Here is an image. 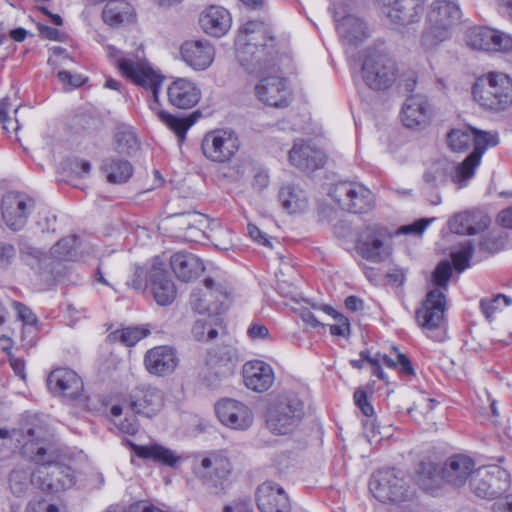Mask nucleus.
Returning <instances> with one entry per match:
<instances>
[{
	"instance_id": "51",
	"label": "nucleus",
	"mask_w": 512,
	"mask_h": 512,
	"mask_svg": "<svg viewBox=\"0 0 512 512\" xmlns=\"http://www.w3.org/2000/svg\"><path fill=\"white\" fill-rule=\"evenodd\" d=\"M192 334L198 341L213 340L217 337L218 331L205 319L197 320L192 328Z\"/></svg>"
},
{
	"instance_id": "7",
	"label": "nucleus",
	"mask_w": 512,
	"mask_h": 512,
	"mask_svg": "<svg viewBox=\"0 0 512 512\" xmlns=\"http://www.w3.org/2000/svg\"><path fill=\"white\" fill-rule=\"evenodd\" d=\"M369 489L381 502H402L410 495L407 481L395 469H380L374 472L369 482Z\"/></svg>"
},
{
	"instance_id": "30",
	"label": "nucleus",
	"mask_w": 512,
	"mask_h": 512,
	"mask_svg": "<svg viewBox=\"0 0 512 512\" xmlns=\"http://www.w3.org/2000/svg\"><path fill=\"white\" fill-rule=\"evenodd\" d=\"M199 24L206 34L221 37L230 30L232 19L225 8L211 5L200 14Z\"/></svg>"
},
{
	"instance_id": "53",
	"label": "nucleus",
	"mask_w": 512,
	"mask_h": 512,
	"mask_svg": "<svg viewBox=\"0 0 512 512\" xmlns=\"http://www.w3.org/2000/svg\"><path fill=\"white\" fill-rule=\"evenodd\" d=\"M322 310L337 320L336 324L330 325L331 334L336 336H345L349 331V323L347 319L341 315H338L337 312L331 307L324 306Z\"/></svg>"
},
{
	"instance_id": "23",
	"label": "nucleus",
	"mask_w": 512,
	"mask_h": 512,
	"mask_svg": "<svg viewBox=\"0 0 512 512\" xmlns=\"http://www.w3.org/2000/svg\"><path fill=\"white\" fill-rule=\"evenodd\" d=\"M256 501L261 512H291V502L282 486L265 481L256 491Z\"/></svg>"
},
{
	"instance_id": "55",
	"label": "nucleus",
	"mask_w": 512,
	"mask_h": 512,
	"mask_svg": "<svg viewBox=\"0 0 512 512\" xmlns=\"http://www.w3.org/2000/svg\"><path fill=\"white\" fill-rule=\"evenodd\" d=\"M13 306L17 311L18 318L27 326H34L37 323V317L35 314L25 305L14 302Z\"/></svg>"
},
{
	"instance_id": "37",
	"label": "nucleus",
	"mask_w": 512,
	"mask_h": 512,
	"mask_svg": "<svg viewBox=\"0 0 512 512\" xmlns=\"http://www.w3.org/2000/svg\"><path fill=\"white\" fill-rule=\"evenodd\" d=\"M242 372L245 384H273L275 381L273 368L261 360L246 362Z\"/></svg>"
},
{
	"instance_id": "20",
	"label": "nucleus",
	"mask_w": 512,
	"mask_h": 512,
	"mask_svg": "<svg viewBox=\"0 0 512 512\" xmlns=\"http://www.w3.org/2000/svg\"><path fill=\"white\" fill-rule=\"evenodd\" d=\"M204 289L194 291L190 297L192 308L199 314H217L228 297L226 288L213 279H206Z\"/></svg>"
},
{
	"instance_id": "31",
	"label": "nucleus",
	"mask_w": 512,
	"mask_h": 512,
	"mask_svg": "<svg viewBox=\"0 0 512 512\" xmlns=\"http://www.w3.org/2000/svg\"><path fill=\"white\" fill-rule=\"evenodd\" d=\"M431 109L424 96L412 95L406 99L402 108V121L407 127H422L428 124Z\"/></svg>"
},
{
	"instance_id": "12",
	"label": "nucleus",
	"mask_w": 512,
	"mask_h": 512,
	"mask_svg": "<svg viewBox=\"0 0 512 512\" xmlns=\"http://www.w3.org/2000/svg\"><path fill=\"white\" fill-rule=\"evenodd\" d=\"M201 148L207 159L224 163L231 160L238 152L240 141L231 129H215L204 135Z\"/></svg>"
},
{
	"instance_id": "58",
	"label": "nucleus",
	"mask_w": 512,
	"mask_h": 512,
	"mask_svg": "<svg viewBox=\"0 0 512 512\" xmlns=\"http://www.w3.org/2000/svg\"><path fill=\"white\" fill-rule=\"evenodd\" d=\"M247 333L252 340L267 339L269 337L268 328L260 323H252Z\"/></svg>"
},
{
	"instance_id": "8",
	"label": "nucleus",
	"mask_w": 512,
	"mask_h": 512,
	"mask_svg": "<svg viewBox=\"0 0 512 512\" xmlns=\"http://www.w3.org/2000/svg\"><path fill=\"white\" fill-rule=\"evenodd\" d=\"M394 350L396 352L394 358L379 352L372 354L369 350H364L360 352L359 359L352 360L351 364L359 369L369 368L380 381L387 380L381 365H385L389 369H396L403 377L413 376L415 369L412 362L405 354L400 353L396 348Z\"/></svg>"
},
{
	"instance_id": "4",
	"label": "nucleus",
	"mask_w": 512,
	"mask_h": 512,
	"mask_svg": "<svg viewBox=\"0 0 512 512\" xmlns=\"http://www.w3.org/2000/svg\"><path fill=\"white\" fill-rule=\"evenodd\" d=\"M305 416L302 399L293 392L274 395L265 413L267 429L275 435H287L294 432Z\"/></svg>"
},
{
	"instance_id": "63",
	"label": "nucleus",
	"mask_w": 512,
	"mask_h": 512,
	"mask_svg": "<svg viewBox=\"0 0 512 512\" xmlns=\"http://www.w3.org/2000/svg\"><path fill=\"white\" fill-rule=\"evenodd\" d=\"M14 373L19 377L20 381H26L25 364L22 359L13 358L10 361Z\"/></svg>"
},
{
	"instance_id": "64",
	"label": "nucleus",
	"mask_w": 512,
	"mask_h": 512,
	"mask_svg": "<svg viewBox=\"0 0 512 512\" xmlns=\"http://www.w3.org/2000/svg\"><path fill=\"white\" fill-rule=\"evenodd\" d=\"M498 222L503 227L512 229V206L499 213Z\"/></svg>"
},
{
	"instance_id": "36",
	"label": "nucleus",
	"mask_w": 512,
	"mask_h": 512,
	"mask_svg": "<svg viewBox=\"0 0 512 512\" xmlns=\"http://www.w3.org/2000/svg\"><path fill=\"white\" fill-rule=\"evenodd\" d=\"M235 359V350L230 346H220L211 349L206 358V366L216 377L231 371L230 364Z\"/></svg>"
},
{
	"instance_id": "11",
	"label": "nucleus",
	"mask_w": 512,
	"mask_h": 512,
	"mask_svg": "<svg viewBox=\"0 0 512 512\" xmlns=\"http://www.w3.org/2000/svg\"><path fill=\"white\" fill-rule=\"evenodd\" d=\"M474 150L461 163L455 167L453 181L459 188L467 185L473 178L477 167L480 165L482 155L491 147L499 143L496 132H485L474 129Z\"/></svg>"
},
{
	"instance_id": "13",
	"label": "nucleus",
	"mask_w": 512,
	"mask_h": 512,
	"mask_svg": "<svg viewBox=\"0 0 512 512\" xmlns=\"http://www.w3.org/2000/svg\"><path fill=\"white\" fill-rule=\"evenodd\" d=\"M333 198L342 209L352 213H366L375 204L374 194L364 185L355 182H341L330 191Z\"/></svg>"
},
{
	"instance_id": "21",
	"label": "nucleus",
	"mask_w": 512,
	"mask_h": 512,
	"mask_svg": "<svg viewBox=\"0 0 512 512\" xmlns=\"http://www.w3.org/2000/svg\"><path fill=\"white\" fill-rule=\"evenodd\" d=\"M257 99L272 107H287L291 100V90L286 80L278 75H269L260 79L255 86Z\"/></svg>"
},
{
	"instance_id": "32",
	"label": "nucleus",
	"mask_w": 512,
	"mask_h": 512,
	"mask_svg": "<svg viewBox=\"0 0 512 512\" xmlns=\"http://www.w3.org/2000/svg\"><path fill=\"white\" fill-rule=\"evenodd\" d=\"M134 453L142 459L152 460L170 468H177L183 457L177 451L158 443L150 445H132Z\"/></svg>"
},
{
	"instance_id": "59",
	"label": "nucleus",
	"mask_w": 512,
	"mask_h": 512,
	"mask_svg": "<svg viewBox=\"0 0 512 512\" xmlns=\"http://www.w3.org/2000/svg\"><path fill=\"white\" fill-rule=\"evenodd\" d=\"M58 77L63 83H68L72 87H80L86 81V79L82 75H73L68 71H59Z\"/></svg>"
},
{
	"instance_id": "56",
	"label": "nucleus",
	"mask_w": 512,
	"mask_h": 512,
	"mask_svg": "<svg viewBox=\"0 0 512 512\" xmlns=\"http://www.w3.org/2000/svg\"><path fill=\"white\" fill-rule=\"evenodd\" d=\"M26 512H59L54 504H48L44 500H33L28 503Z\"/></svg>"
},
{
	"instance_id": "57",
	"label": "nucleus",
	"mask_w": 512,
	"mask_h": 512,
	"mask_svg": "<svg viewBox=\"0 0 512 512\" xmlns=\"http://www.w3.org/2000/svg\"><path fill=\"white\" fill-rule=\"evenodd\" d=\"M16 255V249L9 243L0 242V266H6Z\"/></svg>"
},
{
	"instance_id": "45",
	"label": "nucleus",
	"mask_w": 512,
	"mask_h": 512,
	"mask_svg": "<svg viewBox=\"0 0 512 512\" xmlns=\"http://www.w3.org/2000/svg\"><path fill=\"white\" fill-rule=\"evenodd\" d=\"M473 254V245L470 240L461 242L451 251L453 266L456 271L463 272L469 267V261Z\"/></svg>"
},
{
	"instance_id": "41",
	"label": "nucleus",
	"mask_w": 512,
	"mask_h": 512,
	"mask_svg": "<svg viewBox=\"0 0 512 512\" xmlns=\"http://www.w3.org/2000/svg\"><path fill=\"white\" fill-rule=\"evenodd\" d=\"M132 15V7L126 0H107L102 12L104 22L113 26L123 23Z\"/></svg>"
},
{
	"instance_id": "39",
	"label": "nucleus",
	"mask_w": 512,
	"mask_h": 512,
	"mask_svg": "<svg viewBox=\"0 0 512 512\" xmlns=\"http://www.w3.org/2000/svg\"><path fill=\"white\" fill-rule=\"evenodd\" d=\"M279 199L283 208L291 214L302 212L308 206L306 194L303 190L294 185L282 187L279 193Z\"/></svg>"
},
{
	"instance_id": "19",
	"label": "nucleus",
	"mask_w": 512,
	"mask_h": 512,
	"mask_svg": "<svg viewBox=\"0 0 512 512\" xmlns=\"http://www.w3.org/2000/svg\"><path fill=\"white\" fill-rule=\"evenodd\" d=\"M215 412L219 421L226 427L244 431L253 424L254 416L244 403L231 398H224L215 404Z\"/></svg>"
},
{
	"instance_id": "16",
	"label": "nucleus",
	"mask_w": 512,
	"mask_h": 512,
	"mask_svg": "<svg viewBox=\"0 0 512 512\" xmlns=\"http://www.w3.org/2000/svg\"><path fill=\"white\" fill-rule=\"evenodd\" d=\"M46 450L43 447L37 449L34 460L37 464L46 467L43 484L52 492H59L72 488L76 483L75 472L71 467L60 462L45 459Z\"/></svg>"
},
{
	"instance_id": "48",
	"label": "nucleus",
	"mask_w": 512,
	"mask_h": 512,
	"mask_svg": "<svg viewBox=\"0 0 512 512\" xmlns=\"http://www.w3.org/2000/svg\"><path fill=\"white\" fill-rule=\"evenodd\" d=\"M82 381V377L69 367L56 368L47 378V384H76Z\"/></svg>"
},
{
	"instance_id": "22",
	"label": "nucleus",
	"mask_w": 512,
	"mask_h": 512,
	"mask_svg": "<svg viewBox=\"0 0 512 512\" xmlns=\"http://www.w3.org/2000/svg\"><path fill=\"white\" fill-rule=\"evenodd\" d=\"M215 48L205 39L187 40L180 46L181 60L194 71H205L214 62Z\"/></svg>"
},
{
	"instance_id": "61",
	"label": "nucleus",
	"mask_w": 512,
	"mask_h": 512,
	"mask_svg": "<svg viewBox=\"0 0 512 512\" xmlns=\"http://www.w3.org/2000/svg\"><path fill=\"white\" fill-rule=\"evenodd\" d=\"M70 169L79 176H85L90 173L91 165L86 160L76 159L71 163Z\"/></svg>"
},
{
	"instance_id": "28",
	"label": "nucleus",
	"mask_w": 512,
	"mask_h": 512,
	"mask_svg": "<svg viewBox=\"0 0 512 512\" xmlns=\"http://www.w3.org/2000/svg\"><path fill=\"white\" fill-rule=\"evenodd\" d=\"M444 482L454 487L463 486L471 480L476 468L475 461L465 454H454L442 464Z\"/></svg>"
},
{
	"instance_id": "42",
	"label": "nucleus",
	"mask_w": 512,
	"mask_h": 512,
	"mask_svg": "<svg viewBox=\"0 0 512 512\" xmlns=\"http://www.w3.org/2000/svg\"><path fill=\"white\" fill-rule=\"evenodd\" d=\"M107 180L110 183L120 184L126 182L132 175L131 164L123 159L111 158L107 159L103 166Z\"/></svg>"
},
{
	"instance_id": "2",
	"label": "nucleus",
	"mask_w": 512,
	"mask_h": 512,
	"mask_svg": "<svg viewBox=\"0 0 512 512\" xmlns=\"http://www.w3.org/2000/svg\"><path fill=\"white\" fill-rule=\"evenodd\" d=\"M119 68L124 76L135 84L151 91L153 101L149 103L150 110L183 140L191 123L186 118L176 117L160 109L159 92L164 77L156 72L146 60H119Z\"/></svg>"
},
{
	"instance_id": "6",
	"label": "nucleus",
	"mask_w": 512,
	"mask_h": 512,
	"mask_svg": "<svg viewBox=\"0 0 512 512\" xmlns=\"http://www.w3.org/2000/svg\"><path fill=\"white\" fill-rule=\"evenodd\" d=\"M473 100L483 109L501 112L512 104V80L499 72L478 77L472 85Z\"/></svg>"
},
{
	"instance_id": "47",
	"label": "nucleus",
	"mask_w": 512,
	"mask_h": 512,
	"mask_svg": "<svg viewBox=\"0 0 512 512\" xmlns=\"http://www.w3.org/2000/svg\"><path fill=\"white\" fill-rule=\"evenodd\" d=\"M511 304V299L503 294H498L493 298L481 300V309L485 317L492 320L494 315L502 311Z\"/></svg>"
},
{
	"instance_id": "26",
	"label": "nucleus",
	"mask_w": 512,
	"mask_h": 512,
	"mask_svg": "<svg viewBox=\"0 0 512 512\" xmlns=\"http://www.w3.org/2000/svg\"><path fill=\"white\" fill-rule=\"evenodd\" d=\"M149 276L151 290L157 304L161 306L170 305L176 298V287L165 270L164 263L157 258L154 259Z\"/></svg>"
},
{
	"instance_id": "34",
	"label": "nucleus",
	"mask_w": 512,
	"mask_h": 512,
	"mask_svg": "<svg viewBox=\"0 0 512 512\" xmlns=\"http://www.w3.org/2000/svg\"><path fill=\"white\" fill-rule=\"evenodd\" d=\"M170 265L175 275L184 282L196 279L204 271L203 262L191 253L177 252L170 258Z\"/></svg>"
},
{
	"instance_id": "24",
	"label": "nucleus",
	"mask_w": 512,
	"mask_h": 512,
	"mask_svg": "<svg viewBox=\"0 0 512 512\" xmlns=\"http://www.w3.org/2000/svg\"><path fill=\"white\" fill-rule=\"evenodd\" d=\"M164 403L162 392L156 386H135L129 395V407L139 415L153 417Z\"/></svg>"
},
{
	"instance_id": "5",
	"label": "nucleus",
	"mask_w": 512,
	"mask_h": 512,
	"mask_svg": "<svg viewBox=\"0 0 512 512\" xmlns=\"http://www.w3.org/2000/svg\"><path fill=\"white\" fill-rule=\"evenodd\" d=\"M461 10L456 0H434L427 12L428 26L421 36V47L432 51L450 37L459 22Z\"/></svg>"
},
{
	"instance_id": "50",
	"label": "nucleus",
	"mask_w": 512,
	"mask_h": 512,
	"mask_svg": "<svg viewBox=\"0 0 512 512\" xmlns=\"http://www.w3.org/2000/svg\"><path fill=\"white\" fill-rule=\"evenodd\" d=\"M451 265L448 261L440 262L432 274V282L436 286L434 289L445 291L451 276Z\"/></svg>"
},
{
	"instance_id": "43",
	"label": "nucleus",
	"mask_w": 512,
	"mask_h": 512,
	"mask_svg": "<svg viewBox=\"0 0 512 512\" xmlns=\"http://www.w3.org/2000/svg\"><path fill=\"white\" fill-rule=\"evenodd\" d=\"M31 469L29 467L18 466L14 468L9 475V488L16 497H22L27 492L30 485Z\"/></svg>"
},
{
	"instance_id": "49",
	"label": "nucleus",
	"mask_w": 512,
	"mask_h": 512,
	"mask_svg": "<svg viewBox=\"0 0 512 512\" xmlns=\"http://www.w3.org/2000/svg\"><path fill=\"white\" fill-rule=\"evenodd\" d=\"M52 395L64 401H79L83 396V386H48Z\"/></svg>"
},
{
	"instance_id": "35",
	"label": "nucleus",
	"mask_w": 512,
	"mask_h": 512,
	"mask_svg": "<svg viewBox=\"0 0 512 512\" xmlns=\"http://www.w3.org/2000/svg\"><path fill=\"white\" fill-rule=\"evenodd\" d=\"M451 232L461 235H475L488 226V220L478 214L462 212L454 215L448 222Z\"/></svg>"
},
{
	"instance_id": "29",
	"label": "nucleus",
	"mask_w": 512,
	"mask_h": 512,
	"mask_svg": "<svg viewBox=\"0 0 512 512\" xmlns=\"http://www.w3.org/2000/svg\"><path fill=\"white\" fill-rule=\"evenodd\" d=\"M144 362L149 373L164 376L175 370L178 358L174 348L157 346L147 351Z\"/></svg>"
},
{
	"instance_id": "62",
	"label": "nucleus",
	"mask_w": 512,
	"mask_h": 512,
	"mask_svg": "<svg viewBox=\"0 0 512 512\" xmlns=\"http://www.w3.org/2000/svg\"><path fill=\"white\" fill-rule=\"evenodd\" d=\"M252 185L258 191H262L265 188H267L268 185H269V176H268V174L265 171H258V172H256V174L254 175V179H253Z\"/></svg>"
},
{
	"instance_id": "18",
	"label": "nucleus",
	"mask_w": 512,
	"mask_h": 512,
	"mask_svg": "<svg viewBox=\"0 0 512 512\" xmlns=\"http://www.w3.org/2000/svg\"><path fill=\"white\" fill-rule=\"evenodd\" d=\"M466 43L476 50L512 51V36L488 27L470 28L466 33Z\"/></svg>"
},
{
	"instance_id": "46",
	"label": "nucleus",
	"mask_w": 512,
	"mask_h": 512,
	"mask_svg": "<svg viewBox=\"0 0 512 512\" xmlns=\"http://www.w3.org/2000/svg\"><path fill=\"white\" fill-rule=\"evenodd\" d=\"M147 335L146 330L139 327H127L115 330L109 334L113 341H120L127 346H133Z\"/></svg>"
},
{
	"instance_id": "44",
	"label": "nucleus",
	"mask_w": 512,
	"mask_h": 512,
	"mask_svg": "<svg viewBox=\"0 0 512 512\" xmlns=\"http://www.w3.org/2000/svg\"><path fill=\"white\" fill-rule=\"evenodd\" d=\"M474 129L471 127H461L452 129L448 136L447 142L451 150L455 152L465 151L472 143H474Z\"/></svg>"
},
{
	"instance_id": "14",
	"label": "nucleus",
	"mask_w": 512,
	"mask_h": 512,
	"mask_svg": "<svg viewBox=\"0 0 512 512\" xmlns=\"http://www.w3.org/2000/svg\"><path fill=\"white\" fill-rule=\"evenodd\" d=\"M363 79L374 90L389 88L396 80L398 70L394 61L374 52L367 55L362 65Z\"/></svg>"
},
{
	"instance_id": "54",
	"label": "nucleus",
	"mask_w": 512,
	"mask_h": 512,
	"mask_svg": "<svg viewBox=\"0 0 512 512\" xmlns=\"http://www.w3.org/2000/svg\"><path fill=\"white\" fill-rule=\"evenodd\" d=\"M353 396L356 406L365 416L370 417L374 414V409L369 401V394L366 390L357 389Z\"/></svg>"
},
{
	"instance_id": "38",
	"label": "nucleus",
	"mask_w": 512,
	"mask_h": 512,
	"mask_svg": "<svg viewBox=\"0 0 512 512\" xmlns=\"http://www.w3.org/2000/svg\"><path fill=\"white\" fill-rule=\"evenodd\" d=\"M443 466L431 461L421 462L418 470V484L427 492H434L444 482Z\"/></svg>"
},
{
	"instance_id": "10",
	"label": "nucleus",
	"mask_w": 512,
	"mask_h": 512,
	"mask_svg": "<svg viewBox=\"0 0 512 512\" xmlns=\"http://www.w3.org/2000/svg\"><path fill=\"white\" fill-rule=\"evenodd\" d=\"M232 471L228 457L220 451H212L194 459L192 473L203 485L217 487Z\"/></svg>"
},
{
	"instance_id": "17",
	"label": "nucleus",
	"mask_w": 512,
	"mask_h": 512,
	"mask_svg": "<svg viewBox=\"0 0 512 512\" xmlns=\"http://www.w3.org/2000/svg\"><path fill=\"white\" fill-rule=\"evenodd\" d=\"M446 297L440 289L430 290L422 307L416 311L418 325L427 330L441 329L445 325Z\"/></svg>"
},
{
	"instance_id": "40",
	"label": "nucleus",
	"mask_w": 512,
	"mask_h": 512,
	"mask_svg": "<svg viewBox=\"0 0 512 512\" xmlns=\"http://www.w3.org/2000/svg\"><path fill=\"white\" fill-rule=\"evenodd\" d=\"M456 166L457 165H452L447 160L437 161L425 171L423 181L430 188L438 187L444 184L449 176L451 180H453ZM452 182L455 183L454 181Z\"/></svg>"
},
{
	"instance_id": "60",
	"label": "nucleus",
	"mask_w": 512,
	"mask_h": 512,
	"mask_svg": "<svg viewBox=\"0 0 512 512\" xmlns=\"http://www.w3.org/2000/svg\"><path fill=\"white\" fill-rule=\"evenodd\" d=\"M248 233L250 237L259 244L267 247H272V243L268 236L265 233H263L257 226L249 224Z\"/></svg>"
},
{
	"instance_id": "15",
	"label": "nucleus",
	"mask_w": 512,
	"mask_h": 512,
	"mask_svg": "<svg viewBox=\"0 0 512 512\" xmlns=\"http://www.w3.org/2000/svg\"><path fill=\"white\" fill-rule=\"evenodd\" d=\"M36 207L35 200L25 193L9 192L1 201V216L7 228L20 231Z\"/></svg>"
},
{
	"instance_id": "52",
	"label": "nucleus",
	"mask_w": 512,
	"mask_h": 512,
	"mask_svg": "<svg viewBox=\"0 0 512 512\" xmlns=\"http://www.w3.org/2000/svg\"><path fill=\"white\" fill-rule=\"evenodd\" d=\"M116 149L119 153L129 154L137 146V140L133 132L120 131L115 135Z\"/></svg>"
},
{
	"instance_id": "25",
	"label": "nucleus",
	"mask_w": 512,
	"mask_h": 512,
	"mask_svg": "<svg viewBox=\"0 0 512 512\" xmlns=\"http://www.w3.org/2000/svg\"><path fill=\"white\" fill-rule=\"evenodd\" d=\"M391 22L409 25L418 22L423 14L425 0H378Z\"/></svg>"
},
{
	"instance_id": "1",
	"label": "nucleus",
	"mask_w": 512,
	"mask_h": 512,
	"mask_svg": "<svg viewBox=\"0 0 512 512\" xmlns=\"http://www.w3.org/2000/svg\"><path fill=\"white\" fill-rule=\"evenodd\" d=\"M235 46L238 62L249 73H262L276 65L273 40L267 37L263 22H246L238 31Z\"/></svg>"
},
{
	"instance_id": "27",
	"label": "nucleus",
	"mask_w": 512,
	"mask_h": 512,
	"mask_svg": "<svg viewBox=\"0 0 512 512\" xmlns=\"http://www.w3.org/2000/svg\"><path fill=\"white\" fill-rule=\"evenodd\" d=\"M169 103L179 109H190L201 99V89L188 78H177L167 87Z\"/></svg>"
},
{
	"instance_id": "3",
	"label": "nucleus",
	"mask_w": 512,
	"mask_h": 512,
	"mask_svg": "<svg viewBox=\"0 0 512 512\" xmlns=\"http://www.w3.org/2000/svg\"><path fill=\"white\" fill-rule=\"evenodd\" d=\"M433 220L434 218H422L412 224L401 226L395 232L380 225L367 226L358 235L357 242L359 253L364 259L370 262H383L392 254V239L394 235H420Z\"/></svg>"
},
{
	"instance_id": "33",
	"label": "nucleus",
	"mask_w": 512,
	"mask_h": 512,
	"mask_svg": "<svg viewBox=\"0 0 512 512\" xmlns=\"http://www.w3.org/2000/svg\"><path fill=\"white\" fill-rule=\"evenodd\" d=\"M290 162L301 170L318 169L325 162L324 153L303 142H296L289 152Z\"/></svg>"
},
{
	"instance_id": "9",
	"label": "nucleus",
	"mask_w": 512,
	"mask_h": 512,
	"mask_svg": "<svg viewBox=\"0 0 512 512\" xmlns=\"http://www.w3.org/2000/svg\"><path fill=\"white\" fill-rule=\"evenodd\" d=\"M510 475L498 465H487L475 470L470 487L472 492L484 499H493L509 488Z\"/></svg>"
}]
</instances>
